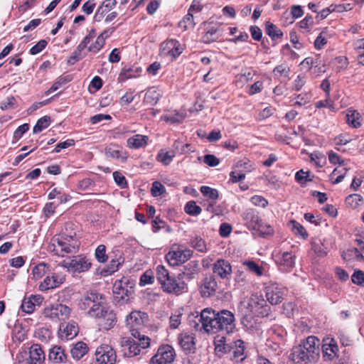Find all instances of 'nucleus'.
Listing matches in <instances>:
<instances>
[{
	"mask_svg": "<svg viewBox=\"0 0 364 364\" xmlns=\"http://www.w3.org/2000/svg\"><path fill=\"white\" fill-rule=\"evenodd\" d=\"M175 156L176 152L174 150L164 151L162 149L159 152L156 158L159 161L166 166L172 161Z\"/></svg>",
	"mask_w": 364,
	"mask_h": 364,
	"instance_id": "obj_40",
	"label": "nucleus"
},
{
	"mask_svg": "<svg viewBox=\"0 0 364 364\" xmlns=\"http://www.w3.org/2000/svg\"><path fill=\"white\" fill-rule=\"evenodd\" d=\"M176 356L174 349L169 345L159 348L157 353L151 358V364H171Z\"/></svg>",
	"mask_w": 364,
	"mask_h": 364,
	"instance_id": "obj_13",
	"label": "nucleus"
},
{
	"mask_svg": "<svg viewBox=\"0 0 364 364\" xmlns=\"http://www.w3.org/2000/svg\"><path fill=\"white\" fill-rule=\"evenodd\" d=\"M255 230H258L262 235H271L274 232L272 226L263 223L262 220L255 228Z\"/></svg>",
	"mask_w": 364,
	"mask_h": 364,
	"instance_id": "obj_55",
	"label": "nucleus"
},
{
	"mask_svg": "<svg viewBox=\"0 0 364 364\" xmlns=\"http://www.w3.org/2000/svg\"><path fill=\"white\" fill-rule=\"evenodd\" d=\"M198 268V264L196 262H191L184 266V270L183 271L182 274H179V276L183 275V277L192 279L194 274L197 273Z\"/></svg>",
	"mask_w": 364,
	"mask_h": 364,
	"instance_id": "obj_41",
	"label": "nucleus"
},
{
	"mask_svg": "<svg viewBox=\"0 0 364 364\" xmlns=\"http://www.w3.org/2000/svg\"><path fill=\"white\" fill-rule=\"evenodd\" d=\"M243 219L249 228L255 230L261 221L257 213L254 209H247L243 214Z\"/></svg>",
	"mask_w": 364,
	"mask_h": 364,
	"instance_id": "obj_27",
	"label": "nucleus"
},
{
	"mask_svg": "<svg viewBox=\"0 0 364 364\" xmlns=\"http://www.w3.org/2000/svg\"><path fill=\"white\" fill-rule=\"evenodd\" d=\"M65 282V277L58 273H53L47 276L39 284V290L46 291L47 290L58 287Z\"/></svg>",
	"mask_w": 364,
	"mask_h": 364,
	"instance_id": "obj_16",
	"label": "nucleus"
},
{
	"mask_svg": "<svg viewBox=\"0 0 364 364\" xmlns=\"http://www.w3.org/2000/svg\"><path fill=\"white\" fill-rule=\"evenodd\" d=\"M102 299V295L96 291L86 292L80 299V308L82 310L90 309L93 304H97Z\"/></svg>",
	"mask_w": 364,
	"mask_h": 364,
	"instance_id": "obj_20",
	"label": "nucleus"
},
{
	"mask_svg": "<svg viewBox=\"0 0 364 364\" xmlns=\"http://www.w3.org/2000/svg\"><path fill=\"white\" fill-rule=\"evenodd\" d=\"M319 340L315 336H309L301 344L294 346L289 355L294 364H309L314 362L319 355Z\"/></svg>",
	"mask_w": 364,
	"mask_h": 364,
	"instance_id": "obj_2",
	"label": "nucleus"
},
{
	"mask_svg": "<svg viewBox=\"0 0 364 364\" xmlns=\"http://www.w3.org/2000/svg\"><path fill=\"white\" fill-rule=\"evenodd\" d=\"M193 255V251L189 249H178L169 251L166 255V259L171 266H177L180 263L188 261Z\"/></svg>",
	"mask_w": 364,
	"mask_h": 364,
	"instance_id": "obj_14",
	"label": "nucleus"
},
{
	"mask_svg": "<svg viewBox=\"0 0 364 364\" xmlns=\"http://www.w3.org/2000/svg\"><path fill=\"white\" fill-rule=\"evenodd\" d=\"M149 137L145 135L136 134L127 139V146L130 149H139L147 144Z\"/></svg>",
	"mask_w": 364,
	"mask_h": 364,
	"instance_id": "obj_28",
	"label": "nucleus"
},
{
	"mask_svg": "<svg viewBox=\"0 0 364 364\" xmlns=\"http://www.w3.org/2000/svg\"><path fill=\"white\" fill-rule=\"evenodd\" d=\"M287 289L282 284L271 282L265 287V296L267 300L272 305L280 304L284 297Z\"/></svg>",
	"mask_w": 364,
	"mask_h": 364,
	"instance_id": "obj_11",
	"label": "nucleus"
},
{
	"mask_svg": "<svg viewBox=\"0 0 364 364\" xmlns=\"http://www.w3.org/2000/svg\"><path fill=\"white\" fill-rule=\"evenodd\" d=\"M50 124V118L48 116H44L40 118L36 125L33 127V132L35 134L39 133L46 128H47Z\"/></svg>",
	"mask_w": 364,
	"mask_h": 364,
	"instance_id": "obj_44",
	"label": "nucleus"
},
{
	"mask_svg": "<svg viewBox=\"0 0 364 364\" xmlns=\"http://www.w3.org/2000/svg\"><path fill=\"white\" fill-rule=\"evenodd\" d=\"M117 4L116 0H105L99 6V9L102 11L105 14L112 9Z\"/></svg>",
	"mask_w": 364,
	"mask_h": 364,
	"instance_id": "obj_62",
	"label": "nucleus"
},
{
	"mask_svg": "<svg viewBox=\"0 0 364 364\" xmlns=\"http://www.w3.org/2000/svg\"><path fill=\"white\" fill-rule=\"evenodd\" d=\"M50 271L48 264L41 262L36 265L32 269V274L35 279L42 278L46 274Z\"/></svg>",
	"mask_w": 364,
	"mask_h": 364,
	"instance_id": "obj_38",
	"label": "nucleus"
},
{
	"mask_svg": "<svg viewBox=\"0 0 364 364\" xmlns=\"http://www.w3.org/2000/svg\"><path fill=\"white\" fill-rule=\"evenodd\" d=\"M48 42L46 40L39 41L35 46H33L29 50L30 54L36 55L41 52L47 46Z\"/></svg>",
	"mask_w": 364,
	"mask_h": 364,
	"instance_id": "obj_61",
	"label": "nucleus"
},
{
	"mask_svg": "<svg viewBox=\"0 0 364 364\" xmlns=\"http://www.w3.org/2000/svg\"><path fill=\"white\" fill-rule=\"evenodd\" d=\"M178 344L186 353H194L196 350L195 337L193 333H181L178 337Z\"/></svg>",
	"mask_w": 364,
	"mask_h": 364,
	"instance_id": "obj_18",
	"label": "nucleus"
},
{
	"mask_svg": "<svg viewBox=\"0 0 364 364\" xmlns=\"http://www.w3.org/2000/svg\"><path fill=\"white\" fill-rule=\"evenodd\" d=\"M244 351V342L242 340H237L233 344L230 346L229 352L232 354L231 359L236 362L242 361L245 359Z\"/></svg>",
	"mask_w": 364,
	"mask_h": 364,
	"instance_id": "obj_24",
	"label": "nucleus"
},
{
	"mask_svg": "<svg viewBox=\"0 0 364 364\" xmlns=\"http://www.w3.org/2000/svg\"><path fill=\"white\" fill-rule=\"evenodd\" d=\"M95 182L92 179L85 178L79 181L77 188L80 191H88L95 186Z\"/></svg>",
	"mask_w": 364,
	"mask_h": 364,
	"instance_id": "obj_57",
	"label": "nucleus"
},
{
	"mask_svg": "<svg viewBox=\"0 0 364 364\" xmlns=\"http://www.w3.org/2000/svg\"><path fill=\"white\" fill-rule=\"evenodd\" d=\"M238 310L243 317L252 315L264 317L269 315L270 307L262 296L253 294L240 303Z\"/></svg>",
	"mask_w": 364,
	"mask_h": 364,
	"instance_id": "obj_5",
	"label": "nucleus"
},
{
	"mask_svg": "<svg viewBox=\"0 0 364 364\" xmlns=\"http://www.w3.org/2000/svg\"><path fill=\"white\" fill-rule=\"evenodd\" d=\"M277 263L280 269L288 271L293 268L295 264V255L291 252H284L282 256L277 259Z\"/></svg>",
	"mask_w": 364,
	"mask_h": 364,
	"instance_id": "obj_23",
	"label": "nucleus"
},
{
	"mask_svg": "<svg viewBox=\"0 0 364 364\" xmlns=\"http://www.w3.org/2000/svg\"><path fill=\"white\" fill-rule=\"evenodd\" d=\"M124 262V258L119 256L118 258L112 259L105 272L111 274L117 272L119 266Z\"/></svg>",
	"mask_w": 364,
	"mask_h": 364,
	"instance_id": "obj_43",
	"label": "nucleus"
},
{
	"mask_svg": "<svg viewBox=\"0 0 364 364\" xmlns=\"http://www.w3.org/2000/svg\"><path fill=\"white\" fill-rule=\"evenodd\" d=\"M191 245L198 252H205L207 251L205 242L200 237H196L192 239Z\"/></svg>",
	"mask_w": 364,
	"mask_h": 364,
	"instance_id": "obj_52",
	"label": "nucleus"
},
{
	"mask_svg": "<svg viewBox=\"0 0 364 364\" xmlns=\"http://www.w3.org/2000/svg\"><path fill=\"white\" fill-rule=\"evenodd\" d=\"M121 343L126 356L134 357L140 353L141 348L133 338H123Z\"/></svg>",
	"mask_w": 364,
	"mask_h": 364,
	"instance_id": "obj_21",
	"label": "nucleus"
},
{
	"mask_svg": "<svg viewBox=\"0 0 364 364\" xmlns=\"http://www.w3.org/2000/svg\"><path fill=\"white\" fill-rule=\"evenodd\" d=\"M213 274L222 279H229L232 273L230 263L224 259H217L213 264Z\"/></svg>",
	"mask_w": 364,
	"mask_h": 364,
	"instance_id": "obj_15",
	"label": "nucleus"
},
{
	"mask_svg": "<svg viewBox=\"0 0 364 364\" xmlns=\"http://www.w3.org/2000/svg\"><path fill=\"white\" fill-rule=\"evenodd\" d=\"M28 129L29 124L27 123L19 126L14 132V139L16 141L18 140Z\"/></svg>",
	"mask_w": 364,
	"mask_h": 364,
	"instance_id": "obj_64",
	"label": "nucleus"
},
{
	"mask_svg": "<svg viewBox=\"0 0 364 364\" xmlns=\"http://www.w3.org/2000/svg\"><path fill=\"white\" fill-rule=\"evenodd\" d=\"M117 322L115 314L112 310H109L105 316L98 321V325L102 330L108 331L112 328Z\"/></svg>",
	"mask_w": 364,
	"mask_h": 364,
	"instance_id": "obj_26",
	"label": "nucleus"
},
{
	"mask_svg": "<svg viewBox=\"0 0 364 364\" xmlns=\"http://www.w3.org/2000/svg\"><path fill=\"white\" fill-rule=\"evenodd\" d=\"M182 314L179 311H176L173 314L170 318V327L173 329L177 328L181 323Z\"/></svg>",
	"mask_w": 364,
	"mask_h": 364,
	"instance_id": "obj_56",
	"label": "nucleus"
},
{
	"mask_svg": "<svg viewBox=\"0 0 364 364\" xmlns=\"http://www.w3.org/2000/svg\"><path fill=\"white\" fill-rule=\"evenodd\" d=\"M108 35L107 34V31H105L101 34H100L95 41L92 43L87 47V50L89 52L97 53H98L105 46V40L107 38Z\"/></svg>",
	"mask_w": 364,
	"mask_h": 364,
	"instance_id": "obj_31",
	"label": "nucleus"
},
{
	"mask_svg": "<svg viewBox=\"0 0 364 364\" xmlns=\"http://www.w3.org/2000/svg\"><path fill=\"white\" fill-rule=\"evenodd\" d=\"M151 194L154 197L159 196L165 192V187L159 181L152 183Z\"/></svg>",
	"mask_w": 364,
	"mask_h": 364,
	"instance_id": "obj_60",
	"label": "nucleus"
},
{
	"mask_svg": "<svg viewBox=\"0 0 364 364\" xmlns=\"http://www.w3.org/2000/svg\"><path fill=\"white\" fill-rule=\"evenodd\" d=\"M77 323L74 321L63 323L59 328V336L62 340L69 341L74 338L78 333Z\"/></svg>",
	"mask_w": 364,
	"mask_h": 364,
	"instance_id": "obj_17",
	"label": "nucleus"
},
{
	"mask_svg": "<svg viewBox=\"0 0 364 364\" xmlns=\"http://www.w3.org/2000/svg\"><path fill=\"white\" fill-rule=\"evenodd\" d=\"M265 30L267 34L273 41L282 38V37L283 36V32L282 31V30L269 21L266 22Z\"/></svg>",
	"mask_w": 364,
	"mask_h": 364,
	"instance_id": "obj_35",
	"label": "nucleus"
},
{
	"mask_svg": "<svg viewBox=\"0 0 364 364\" xmlns=\"http://www.w3.org/2000/svg\"><path fill=\"white\" fill-rule=\"evenodd\" d=\"M134 333L131 335L133 338L136 341L140 348H146L150 346L151 338L145 335L144 331H133Z\"/></svg>",
	"mask_w": 364,
	"mask_h": 364,
	"instance_id": "obj_33",
	"label": "nucleus"
},
{
	"mask_svg": "<svg viewBox=\"0 0 364 364\" xmlns=\"http://www.w3.org/2000/svg\"><path fill=\"white\" fill-rule=\"evenodd\" d=\"M347 169L346 168H342V170H338V168H335L331 174V180H333L332 183L333 184H336L341 182L344 178Z\"/></svg>",
	"mask_w": 364,
	"mask_h": 364,
	"instance_id": "obj_53",
	"label": "nucleus"
},
{
	"mask_svg": "<svg viewBox=\"0 0 364 364\" xmlns=\"http://www.w3.org/2000/svg\"><path fill=\"white\" fill-rule=\"evenodd\" d=\"M70 314V309L61 304H56L48 306L43 311L45 317L53 322H58L67 319Z\"/></svg>",
	"mask_w": 364,
	"mask_h": 364,
	"instance_id": "obj_10",
	"label": "nucleus"
},
{
	"mask_svg": "<svg viewBox=\"0 0 364 364\" xmlns=\"http://www.w3.org/2000/svg\"><path fill=\"white\" fill-rule=\"evenodd\" d=\"M234 314L228 310L216 312L211 309H204L200 314L196 313L194 328L203 329L207 333H215L225 331L229 333L235 328Z\"/></svg>",
	"mask_w": 364,
	"mask_h": 364,
	"instance_id": "obj_1",
	"label": "nucleus"
},
{
	"mask_svg": "<svg viewBox=\"0 0 364 364\" xmlns=\"http://www.w3.org/2000/svg\"><path fill=\"white\" fill-rule=\"evenodd\" d=\"M62 266L72 273H82L91 268L92 262L87 256L77 255L64 259Z\"/></svg>",
	"mask_w": 364,
	"mask_h": 364,
	"instance_id": "obj_7",
	"label": "nucleus"
},
{
	"mask_svg": "<svg viewBox=\"0 0 364 364\" xmlns=\"http://www.w3.org/2000/svg\"><path fill=\"white\" fill-rule=\"evenodd\" d=\"M218 288L217 282L213 276L206 277L200 286V294L203 297L213 295Z\"/></svg>",
	"mask_w": 364,
	"mask_h": 364,
	"instance_id": "obj_22",
	"label": "nucleus"
},
{
	"mask_svg": "<svg viewBox=\"0 0 364 364\" xmlns=\"http://www.w3.org/2000/svg\"><path fill=\"white\" fill-rule=\"evenodd\" d=\"M117 355L114 348L107 344L98 346L95 350L96 364H114Z\"/></svg>",
	"mask_w": 364,
	"mask_h": 364,
	"instance_id": "obj_12",
	"label": "nucleus"
},
{
	"mask_svg": "<svg viewBox=\"0 0 364 364\" xmlns=\"http://www.w3.org/2000/svg\"><path fill=\"white\" fill-rule=\"evenodd\" d=\"M95 257L100 263H105L107 261L108 256L106 254L105 245H100L97 247L95 251Z\"/></svg>",
	"mask_w": 364,
	"mask_h": 364,
	"instance_id": "obj_47",
	"label": "nucleus"
},
{
	"mask_svg": "<svg viewBox=\"0 0 364 364\" xmlns=\"http://www.w3.org/2000/svg\"><path fill=\"white\" fill-rule=\"evenodd\" d=\"M363 202V197L359 194H350L346 198V204L351 208H356Z\"/></svg>",
	"mask_w": 364,
	"mask_h": 364,
	"instance_id": "obj_42",
	"label": "nucleus"
},
{
	"mask_svg": "<svg viewBox=\"0 0 364 364\" xmlns=\"http://www.w3.org/2000/svg\"><path fill=\"white\" fill-rule=\"evenodd\" d=\"M311 245L312 250L318 257H323L328 254V248L325 245L324 240L320 238H314L312 240Z\"/></svg>",
	"mask_w": 364,
	"mask_h": 364,
	"instance_id": "obj_29",
	"label": "nucleus"
},
{
	"mask_svg": "<svg viewBox=\"0 0 364 364\" xmlns=\"http://www.w3.org/2000/svg\"><path fill=\"white\" fill-rule=\"evenodd\" d=\"M346 118V122L353 128H358L361 125L360 115L355 110H348Z\"/></svg>",
	"mask_w": 364,
	"mask_h": 364,
	"instance_id": "obj_37",
	"label": "nucleus"
},
{
	"mask_svg": "<svg viewBox=\"0 0 364 364\" xmlns=\"http://www.w3.org/2000/svg\"><path fill=\"white\" fill-rule=\"evenodd\" d=\"M184 209L187 214L193 216L198 215L202 211L201 208L193 200L188 202L186 204Z\"/></svg>",
	"mask_w": 364,
	"mask_h": 364,
	"instance_id": "obj_46",
	"label": "nucleus"
},
{
	"mask_svg": "<svg viewBox=\"0 0 364 364\" xmlns=\"http://www.w3.org/2000/svg\"><path fill=\"white\" fill-rule=\"evenodd\" d=\"M33 299H35L34 296H31L29 298L24 299L22 301L21 308L23 311L27 314H31L34 311L35 304L33 301Z\"/></svg>",
	"mask_w": 364,
	"mask_h": 364,
	"instance_id": "obj_50",
	"label": "nucleus"
},
{
	"mask_svg": "<svg viewBox=\"0 0 364 364\" xmlns=\"http://www.w3.org/2000/svg\"><path fill=\"white\" fill-rule=\"evenodd\" d=\"M109 309L103 305L100 301L97 304H93L91 309L88 310L87 314L91 317H95L98 320L100 319Z\"/></svg>",
	"mask_w": 364,
	"mask_h": 364,
	"instance_id": "obj_30",
	"label": "nucleus"
},
{
	"mask_svg": "<svg viewBox=\"0 0 364 364\" xmlns=\"http://www.w3.org/2000/svg\"><path fill=\"white\" fill-rule=\"evenodd\" d=\"M328 34L327 31L324 30L320 33L314 41V46L316 49L321 50L327 43Z\"/></svg>",
	"mask_w": 364,
	"mask_h": 364,
	"instance_id": "obj_51",
	"label": "nucleus"
},
{
	"mask_svg": "<svg viewBox=\"0 0 364 364\" xmlns=\"http://www.w3.org/2000/svg\"><path fill=\"white\" fill-rule=\"evenodd\" d=\"M149 321V316L146 312L133 311L127 316L126 325L132 335L134 330L139 332L144 331Z\"/></svg>",
	"mask_w": 364,
	"mask_h": 364,
	"instance_id": "obj_9",
	"label": "nucleus"
},
{
	"mask_svg": "<svg viewBox=\"0 0 364 364\" xmlns=\"http://www.w3.org/2000/svg\"><path fill=\"white\" fill-rule=\"evenodd\" d=\"M243 265L246 266L251 272L255 274L257 276L260 277L263 274L262 267L252 260L245 261Z\"/></svg>",
	"mask_w": 364,
	"mask_h": 364,
	"instance_id": "obj_48",
	"label": "nucleus"
},
{
	"mask_svg": "<svg viewBox=\"0 0 364 364\" xmlns=\"http://www.w3.org/2000/svg\"><path fill=\"white\" fill-rule=\"evenodd\" d=\"M18 359L19 364H43L46 355L40 345L33 344L28 351L21 353Z\"/></svg>",
	"mask_w": 364,
	"mask_h": 364,
	"instance_id": "obj_8",
	"label": "nucleus"
},
{
	"mask_svg": "<svg viewBox=\"0 0 364 364\" xmlns=\"http://www.w3.org/2000/svg\"><path fill=\"white\" fill-rule=\"evenodd\" d=\"M48 359L54 363H63L66 362L67 355L61 346H55L49 350Z\"/></svg>",
	"mask_w": 364,
	"mask_h": 364,
	"instance_id": "obj_25",
	"label": "nucleus"
},
{
	"mask_svg": "<svg viewBox=\"0 0 364 364\" xmlns=\"http://www.w3.org/2000/svg\"><path fill=\"white\" fill-rule=\"evenodd\" d=\"M88 351V347L84 342L76 343L71 348L70 353L74 359H81Z\"/></svg>",
	"mask_w": 364,
	"mask_h": 364,
	"instance_id": "obj_32",
	"label": "nucleus"
},
{
	"mask_svg": "<svg viewBox=\"0 0 364 364\" xmlns=\"http://www.w3.org/2000/svg\"><path fill=\"white\" fill-rule=\"evenodd\" d=\"M352 282L359 286L364 287V272L361 270H356L351 277Z\"/></svg>",
	"mask_w": 364,
	"mask_h": 364,
	"instance_id": "obj_59",
	"label": "nucleus"
},
{
	"mask_svg": "<svg viewBox=\"0 0 364 364\" xmlns=\"http://www.w3.org/2000/svg\"><path fill=\"white\" fill-rule=\"evenodd\" d=\"M220 36L221 34L220 33L219 27L212 26L207 30L203 38L206 41H215Z\"/></svg>",
	"mask_w": 364,
	"mask_h": 364,
	"instance_id": "obj_45",
	"label": "nucleus"
},
{
	"mask_svg": "<svg viewBox=\"0 0 364 364\" xmlns=\"http://www.w3.org/2000/svg\"><path fill=\"white\" fill-rule=\"evenodd\" d=\"M161 50L164 55H169L175 58L182 53L183 48L178 41L171 39L161 43Z\"/></svg>",
	"mask_w": 364,
	"mask_h": 364,
	"instance_id": "obj_19",
	"label": "nucleus"
},
{
	"mask_svg": "<svg viewBox=\"0 0 364 364\" xmlns=\"http://www.w3.org/2000/svg\"><path fill=\"white\" fill-rule=\"evenodd\" d=\"M16 102V100L15 97L14 96H9L0 103V108L2 110H6L13 108Z\"/></svg>",
	"mask_w": 364,
	"mask_h": 364,
	"instance_id": "obj_63",
	"label": "nucleus"
},
{
	"mask_svg": "<svg viewBox=\"0 0 364 364\" xmlns=\"http://www.w3.org/2000/svg\"><path fill=\"white\" fill-rule=\"evenodd\" d=\"M195 18L194 15L188 13L183 19L179 21L178 27L183 31L193 28L196 25Z\"/></svg>",
	"mask_w": 364,
	"mask_h": 364,
	"instance_id": "obj_39",
	"label": "nucleus"
},
{
	"mask_svg": "<svg viewBox=\"0 0 364 364\" xmlns=\"http://www.w3.org/2000/svg\"><path fill=\"white\" fill-rule=\"evenodd\" d=\"M134 283L129 278L123 277L116 280L113 284L112 291L117 302L126 303L134 292Z\"/></svg>",
	"mask_w": 364,
	"mask_h": 364,
	"instance_id": "obj_6",
	"label": "nucleus"
},
{
	"mask_svg": "<svg viewBox=\"0 0 364 364\" xmlns=\"http://www.w3.org/2000/svg\"><path fill=\"white\" fill-rule=\"evenodd\" d=\"M80 242L76 237V234H66L54 236L49 245V250L51 252L58 257H65L68 254H75L79 250Z\"/></svg>",
	"mask_w": 364,
	"mask_h": 364,
	"instance_id": "obj_3",
	"label": "nucleus"
},
{
	"mask_svg": "<svg viewBox=\"0 0 364 364\" xmlns=\"http://www.w3.org/2000/svg\"><path fill=\"white\" fill-rule=\"evenodd\" d=\"M292 231L295 235L301 236L302 238L306 239L308 237L307 232L305 228L299 223L292 220Z\"/></svg>",
	"mask_w": 364,
	"mask_h": 364,
	"instance_id": "obj_54",
	"label": "nucleus"
},
{
	"mask_svg": "<svg viewBox=\"0 0 364 364\" xmlns=\"http://www.w3.org/2000/svg\"><path fill=\"white\" fill-rule=\"evenodd\" d=\"M200 191L204 196L211 200H217L218 198V191L215 188H213L211 187L206 186H203L200 187Z\"/></svg>",
	"mask_w": 364,
	"mask_h": 364,
	"instance_id": "obj_49",
	"label": "nucleus"
},
{
	"mask_svg": "<svg viewBox=\"0 0 364 364\" xmlns=\"http://www.w3.org/2000/svg\"><path fill=\"white\" fill-rule=\"evenodd\" d=\"M105 154L107 158L119 159L122 162L125 161L127 159L126 151L122 149H114L112 146L107 147L105 149Z\"/></svg>",
	"mask_w": 364,
	"mask_h": 364,
	"instance_id": "obj_36",
	"label": "nucleus"
},
{
	"mask_svg": "<svg viewBox=\"0 0 364 364\" xmlns=\"http://www.w3.org/2000/svg\"><path fill=\"white\" fill-rule=\"evenodd\" d=\"M113 178L115 183L121 188H125L127 186V181L125 177L119 171L113 173Z\"/></svg>",
	"mask_w": 364,
	"mask_h": 364,
	"instance_id": "obj_58",
	"label": "nucleus"
},
{
	"mask_svg": "<svg viewBox=\"0 0 364 364\" xmlns=\"http://www.w3.org/2000/svg\"><path fill=\"white\" fill-rule=\"evenodd\" d=\"M161 97L159 90L156 87L149 88L144 96V102L146 104L156 105Z\"/></svg>",
	"mask_w": 364,
	"mask_h": 364,
	"instance_id": "obj_34",
	"label": "nucleus"
},
{
	"mask_svg": "<svg viewBox=\"0 0 364 364\" xmlns=\"http://www.w3.org/2000/svg\"><path fill=\"white\" fill-rule=\"evenodd\" d=\"M156 279L164 291L176 295L186 291L187 286L186 283L181 281L180 278L176 279L173 275H171L163 265L156 267Z\"/></svg>",
	"mask_w": 364,
	"mask_h": 364,
	"instance_id": "obj_4",
	"label": "nucleus"
}]
</instances>
